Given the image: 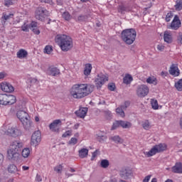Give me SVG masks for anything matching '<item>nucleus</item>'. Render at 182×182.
Here are the masks:
<instances>
[{
  "label": "nucleus",
  "instance_id": "obj_64",
  "mask_svg": "<svg viewBox=\"0 0 182 182\" xmlns=\"http://www.w3.org/2000/svg\"><path fill=\"white\" fill-rule=\"evenodd\" d=\"M22 168H23V171H26V170H29V166H23Z\"/></svg>",
  "mask_w": 182,
  "mask_h": 182
},
{
  "label": "nucleus",
  "instance_id": "obj_8",
  "mask_svg": "<svg viewBox=\"0 0 182 182\" xmlns=\"http://www.w3.org/2000/svg\"><path fill=\"white\" fill-rule=\"evenodd\" d=\"M0 134H7V136H11V137H18L22 135V131L15 127H10L6 131L0 129Z\"/></svg>",
  "mask_w": 182,
  "mask_h": 182
},
{
  "label": "nucleus",
  "instance_id": "obj_33",
  "mask_svg": "<svg viewBox=\"0 0 182 182\" xmlns=\"http://www.w3.org/2000/svg\"><path fill=\"white\" fill-rule=\"evenodd\" d=\"M146 82L149 83V85H157V78L154 77H149L146 79Z\"/></svg>",
  "mask_w": 182,
  "mask_h": 182
},
{
  "label": "nucleus",
  "instance_id": "obj_57",
  "mask_svg": "<svg viewBox=\"0 0 182 182\" xmlns=\"http://www.w3.org/2000/svg\"><path fill=\"white\" fill-rule=\"evenodd\" d=\"M32 32H33V33H35L36 35H39V33H41V31H39V29H38V28H33Z\"/></svg>",
  "mask_w": 182,
  "mask_h": 182
},
{
  "label": "nucleus",
  "instance_id": "obj_16",
  "mask_svg": "<svg viewBox=\"0 0 182 182\" xmlns=\"http://www.w3.org/2000/svg\"><path fill=\"white\" fill-rule=\"evenodd\" d=\"M119 176L122 178L127 180V178H130V177H132V173L130 169L123 168L120 171Z\"/></svg>",
  "mask_w": 182,
  "mask_h": 182
},
{
  "label": "nucleus",
  "instance_id": "obj_30",
  "mask_svg": "<svg viewBox=\"0 0 182 182\" xmlns=\"http://www.w3.org/2000/svg\"><path fill=\"white\" fill-rule=\"evenodd\" d=\"M8 171H9V173H16V172L19 171V169H18L16 166H15L14 164H11L8 167Z\"/></svg>",
  "mask_w": 182,
  "mask_h": 182
},
{
  "label": "nucleus",
  "instance_id": "obj_6",
  "mask_svg": "<svg viewBox=\"0 0 182 182\" xmlns=\"http://www.w3.org/2000/svg\"><path fill=\"white\" fill-rule=\"evenodd\" d=\"M166 150H167V145L166 144H159L154 146L149 151L144 152V155L147 157H151L156 156L157 153H163Z\"/></svg>",
  "mask_w": 182,
  "mask_h": 182
},
{
  "label": "nucleus",
  "instance_id": "obj_4",
  "mask_svg": "<svg viewBox=\"0 0 182 182\" xmlns=\"http://www.w3.org/2000/svg\"><path fill=\"white\" fill-rule=\"evenodd\" d=\"M16 116L22 123L25 130L32 129V121H31V117H29L28 112L23 110H19L17 112Z\"/></svg>",
  "mask_w": 182,
  "mask_h": 182
},
{
  "label": "nucleus",
  "instance_id": "obj_7",
  "mask_svg": "<svg viewBox=\"0 0 182 182\" xmlns=\"http://www.w3.org/2000/svg\"><path fill=\"white\" fill-rule=\"evenodd\" d=\"M16 103V97L12 95L0 94V105L11 106Z\"/></svg>",
  "mask_w": 182,
  "mask_h": 182
},
{
  "label": "nucleus",
  "instance_id": "obj_27",
  "mask_svg": "<svg viewBox=\"0 0 182 182\" xmlns=\"http://www.w3.org/2000/svg\"><path fill=\"white\" fill-rule=\"evenodd\" d=\"M109 140H112V141H114V143H116L117 144H122L123 143V139L119 136V135L112 136L109 138Z\"/></svg>",
  "mask_w": 182,
  "mask_h": 182
},
{
  "label": "nucleus",
  "instance_id": "obj_9",
  "mask_svg": "<svg viewBox=\"0 0 182 182\" xmlns=\"http://www.w3.org/2000/svg\"><path fill=\"white\" fill-rule=\"evenodd\" d=\"M41 140L42 134H41V131H36L31 136L30 144L33 146V147H37L38 144H41Z\"/></svg>",
  "mask_w": 182,
  "mask_h": 182
},
{
  "label": "nucleus",
  "instance_id": "obj_18",
  "mask_svg": "<svg viewBox=\"0 0 182 182\" xmlns=\"http://www.w3.org/2000/svg\"><path fill=\"white\" fill-rule=\"evenodd\" d=\"M172 173L176 174H182V164L181 162H176L175 165L171 168Z\"/></svg>",
  "mask_w": 182,
  "mask_h": 182
},
{
  "label": "nucleus",
  "instance_id": "obj_60",
  "mask_svg": "<svg viewBox=\"0 0 182 182\" xmlns=\"http://www.w3.org/2000/svg\"><path fill=\"white\" fill-rule=\"evenodd\" d=\"M96 156H97V150H96L95 151H94L92 153V160H93V159H95V157H96Z\"/></svg>",
  "mask_w": 182,
  "mask_h": 182
},
{
  "label": "nucleus",
  "instance_id": "obj_39",
  "mask_svg": "<svg viewBox=\"0 0 182 182\" xmlns=\"http://www.w3.org/2000/svg\"><path fill=\"white\" fill-rule=\"evenodd\" d=\"M119 12H121V14H124V12H130V9L127 6H120L119 7Z\"/></svg>",
  "mask_w": 182,
  "mask_h": 182
},
{
  "label": "nucleus",
  "instance_id": "obj_22",
  "mask_svg": "<svg viewBox=\"0 0 182 182\" xmlns=\"http://www.w3.org/2000/svg\"><path fill=\"white\" fill-rule=\"evenodd\" d=\"M48 75L50 76H58V75H60V70L56 67H50L48 70Z\"/></svg>",
  "mask_w": 182,
  "mask_h": 182
},
{
  "label": "nucleus",
  "instance_id": "obj_43",
  "mask_svg": "<svg viewBox=\"0 0 182 182\" xmlns=\"http://www.w3.org/2000/svg\"><path fill=\"white\" fill-rule=\"evenodd\" d=\"M30 83L31 86H33L35 85L38 86V85H39V80H38L37 78L31 77L30 78Z\"/></svg>",
  "mask_w": 182,
  "mask_h": 182
},
{
  "label": "nucleus",
  "instance_id": "obj_58",
  "mask_svg": "<svg viewBox=\"0 0 182 182\" xmlns=\"http://www.w3.org/2000/svg\"><path fill=\"white\" fill-rule=\"evenodd\" d=\"M6 76V73L4 72H1L0 73V79H4Z\"/></svg>",
  "mask_w": 182,
  "mask_h": 182
},
{
  "label": "nucleus",
  "instance_id": "obj_61",
  "mask_svg": "<svg viewBox=\"0 0 182 182\" xmlns=\"http://www.w3.org/2000/svg\"><path fill=\"white\" fill-rule=\"evenodd\" d=\"M168 75V73L166 72V71H162L161 73V75L164 77V76H167Z\"/></svg>",
  "mask_w": 182,
  "mask_h": 182
},
{
  "label": "nucleus",
  "instance_id": "obj_19",
  "mask_svg": "<svg viewBox=\"0 0 182 182\" xmlns=\"http://www.w3.org/2000/svg\"><path fill=\"white\" fill-rule=\"evenodd\" d=\"M14 18V14L11 13H3L1 16V23L5 25L8 21Z\"/></svg>",
  "mask_w": 182,
  "mask_h": 182
},
{
  "label": "nucleus",
  "instance_id": "obj_45",
  "mask_svg": "<svg viewBox=\"0 0 182 182\" xmlns=\"http://www.w3.org/2000/svg\"><path fill=\"white\" fill-rule=\"evenodd\" d=\"M86 19H87V16H85V15H80L77 18V21H79V22H85Z\"/></svg>",
  "mask_w": 182,
  "mask_h": 182
},
{
  "label": "nucleus",
  "instance_id": "obj_36",
  "mask_svg": "<svg viewBox=\"0 0 182 182\" xmlns=\"http://www.w3.org/2000/svg\"><path fill=\"white\" fill-rule=\"evenodd\" d=\"M54 171H56L58 174H62V171H63V165L59 164L54 167Z\"/></svg>",
  "mask_w": 182,
  "mask_h": 182
},
{
  "label": "nucleus",
  "instance_id": "obj_47",
  "mask_svg": "<svg viewBox=\"0 0 182 182\" xmlns=\"http://www.w3.org/2000/svg\"><path fill=\"white\" fill-rule=\"evenodd\" d=\"M117 127H120V121H117L113 124L112 130H115Z\"/></svg>",
  "mask_w": 182,
  "mask_h": 182
},
{
  "label": "nucleus",
  "instance_id": "obj_38",
  "mask_svg": "<svg viewBox=\"0 0 182 182\" xmlns=\"http://www.w3.org/2000/svg\"><path fill=\"white\" fill-rule=\"evenodd\" d=\"M175 9L176 11H181V9H182V0H176V5H175Z\"/></svg>",
  "mask_w": 182,
  "mask_h": 182
},
{
  "label": "nucleus",
  "instance_id": "obj_11",
  "mask_svg": "<svg viewBox=\"0 0 182 182\" xmlns=\"http://www.w3.org/2000/svg\"><path fill=\"white\" fill-rule=\"evenodd\" d=\"M136 95L139 97H145L149 95V87L144 85H141L137 87Z\"/></svg>",
  "mask_w": 182,
  "mask_h": 182
},
{
  "label": "nucleus",
  "instance_id": "obj_51",
  "mask_svg": "<svg viewBox=\"0 0 182 182\" xmlns=\"http://www.w3.org/2000/svg\"><path fill=\"white\" fill-rule=\"evenodd\" d=\"M30 26V29L32 31V29H35L36 28H38V23L35 22V21H32L31 23V24L29 25Z\"/></svg>",
  "mask_w": 182,
  "mask_h": 182
},
{
  "label": "nucleus",
  "instance_id": "obj_37",
  "mask_svg": "<svg viewBox=\"0 0 182 182\" xmlns=\"http://www.w3.org/2000/svg\"><path fill=\"white\" fill-rule=\"evenodd\" d=\"M175 87L178 92H182V79L175 83Z\"/></svg>",
  "mask_w": 182,
  "mask_h": 182
},
{
  "label": "nucleus",
  "instance_id": "obj_13",
  "mask_svg": "<svg viewBox=\"0 0 182 182\" xmlns=\"http://www.w3.org/2000/svg\"><path fill=\"white\" fill-rule=\"evenodd\" d=\"M181 26V21L178 16H175L171 25L168 26V29H173V31H177L178 28Z\"/></svg>",
  "mask_w": 182,
  "mask_h": 182
},
{
  "label": "nucleus",
  "instance_id": "obj_46",
  "mask_svg": "<svg viewBox=\"0 0 182 182\" xmlns=\"http://www.w3.org/2000/svg\"><path fill=\"white\" fill-rule=\"evenodd\" d=\"M104 113H105V116L107 119H112V112H110L109 110H105Z\"/></svg>",
  "mask_w": 182,
  "mask_h": 182
},
{
  "label": "nucleus",
  "instance_id": "obj_40",
  "mask_svg": "<svg viewBox=\"0 0 182 182\" xmlns=\"http://www.w3.org/2000/svg\"><path fill=\"white\" fill-rule=\"evenodd\" d=\"M53 52V48L52 46H46L44 48V53H47V55H50Z\"/></svg>",
  "mask_w": 182,
  "mask_h": 182
},
{
  "label": "nucleus",
  "instance_id": "obj_28",
  "mask_svg": "<svg viewBox=\"0 0 182 182\" xmlns=\"http://www.w3.org/2000/svg\"><path fill=\"white\" fill-rule=\"evenodd\" d=\"M29 154H31V149H29V148H24L22 150L21 156L24 159H28V157H29Z\"/></svg>",
  "mask_w": 182,
  "mask_h": 182
},
{
  "label": "nucleus",
  "instance_id": "obj_34",
  "mask_svg": "<svg viewBox=\"0 0 182 182\" xmlns=\"http://www.w3.org/2000/svg\"><path fill=\"white\" fill-rule=\"evenodd\" d=\"M110 163L109 162V160L107 159H102L100 163V166L102 168H107L109 167Z\"/></svg>",
  "mask_w": 182,
  "mask_h": 182
},
{
  "label": "nucleus",
  "instance_id": "obj_14",
  "mask_svg": "<svg viewBox=\"0 0 182 182\" xmlns=\"http://www.w3.org/2000/svg\"><path fill=\"white\" fill-rule=\"evenodd\" d=\"M60 123H62V121H60V119L54 120L49 125L50 130H51V132H55V133H59V132L60 130L59 124H60Z\"/></svg>",
  "mask_w": 182,
  "mask_h": 182
},
{
  "label": "nucleus",
  "instance_id": "obj_17",
  "mask_svg": "<svg viewBox=\"0 0 182 182\" xmlns=\"http://www.w3.org/2000/svg\"><path fill=\"white\" fill-rule=\"evenodd\" d=\"M169 73L171 76H174V77H177V76H180V70L178 67L175 64H172L169 69Z\"/></svg>",
  "mask_w": 182,
  "mask_h": 182
},
{
  "label": "nucleus",
  "instance_id": "obj_29",
  "mask_svg": "<svg viewBox=\"0 0 182 182\" xmlns=\"http://www.w3.org/2000/svg\"><path fill=\"white\" fill-rule=\"evenodd\" d=\"M119 124L123 129H130L132 127V123L129 122L119 121Z\"/></svg>",
  "mask_w": 182,
  "mask_h": 182
},
{
  "label": "nucleus",
  "instance_id": "obj_23",
  "mask_svg": "<svg viewBox=\"0 0 182 182\" xmlns=\"http://www.w3.org/2000/svg\"><path fill=\"white\" fill-rule=\"evenodd\" d=\"M16 56L18 59H25L28 58V51L23 48H21L16 53Z\"/></svg>",
  "mask_w": 182,
  "mask_h": 182
},
{
  "label": "nucleus",
  "instance_id": "obj_41",
  "mask_svg": "<svg viewBox=\"0 0 182 182\" xmlns=\"http://www.w3.org/2000/svg\"><path fill=\"white\" fill-rule=\"evenodd\" d=\"M62 17L63 18V19H65V21H70V19L72 18V16H70V14H69V12L68 11H65L62 14Z\"/></svg>",
  "mask_w": 182,
  "mask_h": 182
},
{
  "label": "nucleus",
  "instance_id": "obj_62",
  "mask_svg": "<svg viewBox=\"0 0 182 182\" xmlns=\"http://www.w3.org/2000/svg\"><path fill=\"white\" fill-rule=\"evenodd\" d=\"M41 2H44V4H52V1L50 0H42Z\"/></svg>",
  "mask_w": 182,
  "mask_h": 182
},
{
  "label": "nucleus",
  "instance_id": "obj_24",
  "mask_svg": "<svg viewBox=\"0 0 182 182\" xmlns=\"http://www.w3.org/2000/svg\"><path fill=\"white\" fill-rule=\"evenodd\" d=\"M78 153L80 159H86V157H87V154H89V149L83 148L81 149Z\"/></svg>",
  "mask_w": 182,
  "mask_h": 182
},
{
  "label": "nucleus",
  "instance_id": "obj_35",
  "mask_svg": "<svg viewBox=\"0 0 182 182\" xmlns=\"http://www.w3.org/2000/svg\"><path fill=\"white\" fill-rule=\"evenodd\" d=\"M123 108L120 106L116 109V113L118 114V116H120L121 117H124V111H123Z\"/></svg>",
  "mask_w": 182,
  "mask_h": 182
},
{
  "label": "nucleus",
  "instance_id": "obj_52",
  "mask_svg": "<svg viewBox=\"0 0 182 182\" xmlns=\"http://www.w3.org/2000/svg\"><path fill=\"white\" fill-rule=\"evenodd\" d=\"M129 106H130V102L126 101L123 105H121V107L126 110Z\"/></svg>",
  "mask_w": 182,
  "mask_h": 182
},
{
  "label": "nucleus",
  "instance_id": "obj_59",
  "mask_svg": "<svg viewBox=\"0 0 182 182\" xmlns=\"http://www.w3.org/2000/svg\"><path fill=\"white\" fill-rule=\"evenodd\" d=\"M36 181H42V177L40 175L37 174L36 178Z\"/></svg>",
  "mask_w": 182,
  "mask_h": 182
},
{
  "label": "nucleus",
  "instance_id": "obj_5",
  "mask_svg": "<svg viewBox=\"0 0 182 182\" xmlns=\"http://www.w3.org/2000/svg\"><path fill=\"white\" fill-rule=\"evenodd\" d=\"M136 36L137 33L133 28L124 30L121 33V38L127 45H132L136 41Z\"/></svg>",
  "mask_w": 182,
  "mask_h": 182
},
{
  "label": "nucleus",
  "instance_id": "obj_26",
  "mask_svg": "<svg viewBox=\"0 0 182 182\" xmlns=\"http://www.w3.org/2000/svg\"><path fill=\"white\" fill-rule=\"evenodd\" d=\"M133 82V77L130 74H126L123 78V82L124 85H130Z\"/></svg>",
  "mask_w": 182,
  "mask_h": 182
},
{
  "label": "nucleus",
  "instance_id": "obj_48",
  "mask_svg": "<svg viewBox=\"0 0 182 182\" xmlns=\"http://www.w3.org/2000/svg\"><path fill=\"white\" fill-rule=\"evenodd\" d=\"M72 136V130L66 131L64 134H63L62 137H69Z\"/></svg>",
  "mask_w": 182,
  "mask_h": 182
},
{
  "label": "nucleus",
  "instance_id": "obj_53",
  "mask_svg": "<svg viewBox=\"0 0 182 182\" xmlns=\"http://www.w3.org/2000/svg\"><path fill=\"white\" fill-rule=\"evenodd\" d=\"M108 89L111 92H113V91H114V89H116V85L113 83L109 84L108 85Z\"/></svg>",
  "mask_w": 182,
  "mask_h": 182
},
{
  "label": "nucleus",
  "instance_id": "obj_42",
  "mask_svg": "<svg viewBox=\"0 0 182 182\" xmlns=\"http://www.w3.org/2000/svg\"><path fill=\"white\" fill-rule=\"evenodd\" d=\"M29 29H31V27L28 23H24L23 26H21V31L23 32H29Z\"/></svg>",
  "mask_w": 182,
  "mask_h": 182
},
{
  "label": "nucleus",
  "instance_id": "obj_21",
  "mask_svg": "<svg viewBox=\"0 0 182 182\" xmlns=\"http://www.w3.org/2000/svg\"><path fill=\"white\" fill-rule=\"evenodd\" d=\"M164 41L166 43H172L173 42V36H171V33L168 31H166L164 33Z\"/></svg>",
  "mask_w": 182,
  "mask_h": 182
},
{
  "label": "nucleus",
  "instance_id": "obj_55",
  "mask_svg": "<svg viewBox=\"0 0 182 182\" xmlns=\"http://www.w3.org/2000/svg\"><path fill=\"white\" fill-rule=\"evenodd\" d=\"M4 166V154H0V167Z\"/></svg>",
  "mask_w": 182,
  "mask_h": 182
},
{
  "label": "nucleus",
  "instance_id": "obj_2",
  "mask_svg": "<svg viewBox=\"0 0 182 182\" xmlns=\"http://www.w3.org/2000/svg\"><path fill=\"white\" fill-rule=\"evenodd\" d=\"M55 42L58 43L63 52H68L73 48V40L68 35H57L55 37Z\"/></svg>",
  "mask_w": 182,
  "mask_h": 182
},
{
  "label": "nucleus",
  "instance_id": "obj_63",
  "mask_svg": "<svg viewBox=\"0 0 182 182\" xmlns=\"http://www.w3.org/2000/svg\"><path fill=\"white\" fill-rule=\"evenodd\" d=\"M178 42L182 45V35L179 36L178 38Z\"/></svg>",
  "mask_w": 182,
  "mask_h": 182
},
{
  "label": "nucleus",
  "instance_id": "obj_20",
  "mask_svg": "<svg viewBox=\"0 0 182 182\" xmlns=\"http://www.w3.org/2000/svg\"><path fill=\"white\" fill-rule=\"evenodd\" d=\"M75 114L81 119H85L86 114H87V107H81L79 110L75 112Z\"/></svg>",
  "mask_w": 182,
  "mask_h": 182
},
{
  "label": "nucleus",
  "instance_id": "obj_49",
  "mask_svg": "<svg viewBox=\"0 0 182 182\" xmlns=\"http://www.w3.org/2000/svg\"><path fill=\"white\" fill-rule=\"evenodd\" d=\"M68 143L69 144H73V146H75V144H77V139L72 137Z\"/></svg>",
  "mask_w": 182,
  "mask_h": 182
},
{
  "label": "nucleus",
  "instance_id": "obj_1",
  "mask_svg": "<svg viewBox=\"0 0 182 182\" xmlns=\"http://www.w3.org/2000/svg\"><path fill=\"white\" fill-rule=\"evenodd\" d=\"M93 92V87L90 84H75L70 90V95L73 99H83Z\"/></svg>",
  "mask_w": 182,
  "mask_h": 182
},
{
  "label": "nucleus",
  "instance_id": "obj_12",
  "mask_svg": "<svg viewBox=\"0 0 182 182\" xmlns=\"http://www.w3.org/2000/svg\"><path fill=\"white\" fill-rule=\"evenodd\" d=\"M48 11L42 7H39L36 9L35 16L38 21H43L46 18Z\"/></svg>",
  "mask_w": 182,
  "mask_h": 182
},
{
  "label": "nucleus",
  "instance_id": "obj_3",
  "mask_svg": "<svg viewBox=\"0 0 182 182\" xmlns=\"http://www.w3.org/2000/svg\"><path fill=\"white\" fill-rule=\"evenodd\" d=\"M23 144L18 141H13L7 151V157L9 160H16L19 156V151L22 149Z\"/></svg>",
  "mask_w": 182,
  "mask_h": 182
},
{
  "label": "nucleus",
  "instance_id": "obj_15",
  "mask_svg": "<svg viewBox=\"0 0 182 182\" xmlns=\"http://www.w3.org/2000/svg\"><path fill=\"white\" fill-rule=\"evenodd\" d=\"M1 89L3 92H6V93H12L15 90L14 86L9 82H3L1 84Z\"/></svg>",
  "mask_w": 182,
  "mask_h": 182
},
{
  "label": "nucleus",
  "instance_id": "obj_56",
  "mask_svg": "<svg viewBox=\"0 0 182 182\" xmlns=\"http://www.w3.org/2000/svg\"><path fill=\"white\" fill-rule=\"evenodd\" d=\"M151 178V175H148L146 176L144 180H143V182H149L150 181V179Z\"/></svg>",
  "mask_w": 182,
  "mask_h": 182
},
{
  "label": "nucleus",
  "instance_id": "obj_50",
  "mask_svg": "<svg viewBox=\"0 0 182 182\" xmlns=\"http://www.w3.org/2000/svg\"><path fill=\"white\" fill-rule=\"evenodd\" d=\"M5 6H11V5H14V0H4Z\"/></svg>",
  "mask_w": 182,
  "mask_h": 182
},
{
  "label": "nucleus",
  "instance_id": "obj_10",
  "mask_svg": "<svg viewBox=\"0 0 182 182\" xmlns=\"http://www.w3.org/2000/svg\"><path fill=\"white\" fill-rule=\"evenodd\" d=\"M107 80H109V79L106 75H105V74H98L95 80L96 87H97V89H100V87H102Z\"/></svg>",
  "mask_w": 182,
  "mask_h": 182
},
{
  "label": "nucleus",
  "instance_id": "obj_54",
  "mask_svg": "<svg viewBox=\"0 0 182 182\" xmlns=\"http://www.w3.org/2000/svg\"><path fill=\"white\" fill-rule=\"evenodd\" d=\"M156 48L158 49V50H159L160 52H163L164 50V49H166V46H164L162 44H159L156 47Z\"/></svg>",
  "mask_w": 182,
  "mask_h": 182
},
{
  "label": "nucleus",
  "instance_id": "obj_25",
  "mask_svg": "<svg viewBox=\"0 0 182 182\" xmlns=\"http://www.w3.org/2000/svg\"><path fill=\"white\" fill-rule=\"evenodd\" d=\"M92 64L87 63L84 68V75L85 76H89V75H90V73H92Z\"/></svg>",
  "mask_w": 182,
  "mask_h": 182
},
{
  "label": "nucleus",
  "instance_id": "obj_32",
  "mask_svg": "<svg viewBox=\"0 0 182 182\" xmlns=\"http://www.w3.org/2000/svg\"><path fill=\"white\" fill-rule=\"evenodd\" d=\"M151 105L154 110H159V102H157V100L151 99Z\"/></svg>",
  "mask_w": 182,
  "mask_h": 182
},
{
  "label": "nucleus",
  "instance_id": "obj_31",
  "mask_svg": "<svg viewBox=\"0 0 182 182\" xmlns=\"http://www.w3.org/2000/svg\"><path fill=\"white\" fill-rule=\"evenodd\" d=\"M142 127L144 130H150V129H151V123H150V121L149 120H145L142 123Z\"/></svg>",
  "mask_w": 182,
  "mask_h": 182
},
{
  "label": "nucleus",
  "instance_id": "obj_44",
  "mask_svg": "<svg viewBox=\"0 0 182 182\" xmlns=\"http://www.w3.org/2000/svg\"><path fill=\"white\" fill-rule=\"evenodd\" d=\"M173 13H171V12L168 13L166 16V21L167 22H170V21H171V19H173Z\"/></svg>",
  "mask_w": 182,
  "mask_h": 182
}]
</instances>
